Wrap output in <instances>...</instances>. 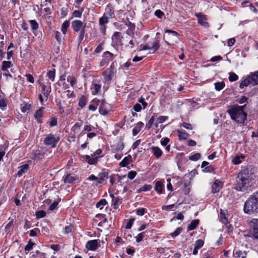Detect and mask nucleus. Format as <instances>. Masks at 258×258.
<instances>
[{
	"label": "nucleus",
	"instance_id": "12",
	"mask_svg": "<svg viewBox=\"0 0 258 258\" xmlns=\"http://www.w3.org/2000/svg\"><path fill=\"white\" fill-rule=\"evenodd\" d=\"M84 26L83 23L81 20H75L72 22V27L76 32L81 31Z\"/></svg>",
	"mask_w": 258,
	"mask_h": 258
},
{
	"label": "nucleus",
	"instance_id": "5",
	"mask_svg": "<svg viewBox=\"0 0 258 258\" xmlns=\"http://www.w3.org/2000/svg\"><path fill=\"white\" fill-rule=\"evenodd\" d=\"M249 231L248 236L258 239V219H252L248 222Z\"/></svg>",
	"mask_w": 258,
	"mask_h": 258
},
{
	"label": "nucleus",
	"instance_id": "13",
	"mask_svg": "<svg viewBox=\"0 0 258 258\" xmlns=\"http://www.w3.org/2000/svg\"><path fill=\"white\" fill-rule=\"evenodd\" d=\"M103 14L108 18H114L115 17L114 8L110 5H107Z\"/></svg>",
	"mask_w": 258,
	"mask_h": 258
},
{
	"label": "nucleus",
	"instance_id": "17",
	"mask_svg": "<svg viewBox=\"0 0 258 258\" xmlns=\"http://www.w3.org/2000/svg\"><path fill=\"white\" fill-rule=\"evenodd\" d=\"M101 88L100 84L93 83L91 86V90L92 94L94 95H96L99 93Z\"/></svg>",
	"mask_w": 258,
	"mask_h": 258
},
{
	"label": "nucleus",
	"instance_id": "57",
	"mask_svg": "<svg viewBox=\"0 0 258 258\" xmlns=\"http://www.w3.org/2000/svg\"><path fill=\"white\" fill-rule=\"evenodd\" d=\"M57 123V118L55 117H51L50 119L49 124L50 126L56 125Z\"/></svg>",
	"mask_w": 258,
	"mask_h": 258
},
{
	"label": "nucleus",
	"instance_id": "15",
	"mask_svg": "<svg viewBox=\"0 0 258 258\" xmlns=\"http://www.w3.org/2000/svg\"><path fill=\"white\" fill-rule=\"evenodd\" d=\"M222 184H223L221 181L218 180H216L212 186V192L213 193L219 192L222 188Z\"/></svg>",
	"mask_w": 258,
	"mask_h": 258
},
{
	"label": "nucleus",
	"instance_id": "50",
	"mask_svg": "<svg viewBox=\"0 0 258 258\" xmlns=\"http://www.w3.org/2000/svg\"><path fill=\"white\" fill-rule=\"evenodd\" d=\"M146 212V209L144 208H139L136 210V213L138 216H143Z\"/></svg>",
	"mask_w": 258,
	"mask_h": 258
},
{
	"label": "nucleus",
	"instance_id": "30",
	"mask_svg": "<svg viewBox=\"0 0 258 258\" xmlns=\"http://www.w3.org/2000/svg\"><path fill=\"white\" fill-rule=\"evenodd\" d=\"M47 77L48 79L50 80L51 82L54 81V78L55 77V69H52L49 70L47 73Z\"/></svg>",
	"mask_w": 258,
	"mask_h": 258
},
{
	"label": "nucleus",
	"instance_id": "31",
	"mask_svg": "<svg viewBox=\"0 0 258 258\" xmlns=\"http://www.w3.org/2000/svg\"><path fill=\"white\" fill-rule=\"evenodd\" d=\"M109 18L103 14V16L99 18V25H105V24L108 23Z\"/></svg>",
	"mask_w": 258,
	"mask_h": 258
},
{
	"label": "nucleus",
	"instance_id": "60",
	"mask_svg": "<svg viewBox=\"0 0 258 258\" xmlns=\"http://www.w3.org/2000/svg\"><path fill=\"white\" fill-rule=\"evenodd\" d=\"M181 126L187 130H191L192 129V126L191 124L189 123L185 122H182L181 123Z\"/></svg>",
	"mask_w": 258,
	"mask_h": 258
},
{
	"label": "nucleus",
	"instance_id": "62",
	"mask_svg": "<svg viewBox=\"0 0 258 258\" xmlns=\"http://www.w3.org/2000/svg\"><path fill=\"white\" fill-rule=\"evenodd\" d=\"M58 204L57 201H54L49 206V210L50 211L54 210Z\"/></svg>",
	"mask_w": 258,
	"mask_h": 258
},
{
	"label": "nucleus",
	"instance_id": "64",
	"mask_svg": "<svg viewBox=\"0 0 258 258\" xmlns=\"http://www.w3.org/2000/svg\"><path fill=\"white\" fill-rule=\"evenodd\" d=\"M26 78H27V80L31 83H33L34 82V78L32 76V75H31V74H27L26 75H25Z\"/></svg>",
	"mask_w": 258,
	"mask_h": 258
},
{
	"label": "nucleus",
	"instance_id": "28",
	"mask_svg": "<svg viewBox=\"0 0 258 258\" xmlns=\"http://www.w3.org/2000/svg\"><path fill=\"white\" fill-rule=\"evenodd\" d=\"M199 224V220L196 219L191 222L189 225L187 227V229L189 231L192 230L196 228Z\"/></svg>",
	"mask_w": 258,
	"mask_h": 258
},
{
	"label": "nucleus",
	"instance_id": "9",
	"mask_svg": "<svg viewBox=\"0 0 258 258\" xmlns=\"http://www.w3.org/2000/svg\"><path fill=\"white\" fill-rule=\"evenodd\" d=\"M100 246V240L94 239L87 242L85 247L88 250L95 251Z\"/></svg>",
	"mask_w": 258,
	"mask_h": 258
},
{
	"label": "nucleus",
	"instance_id": "27",
	"mask_svg": "<svg viewBox=\"0 0 258 258\" xmlns=\"http://www.w3.org/2000/svg\"><path fill=\"white\" fill-rule=\"evenodd\" d=\"M152 153L157 158H160L162 154V150L158 147H152Z\"/></svg>",
	"mask_w": 258,
	"mask_h": 258
},
{
	"label": "nucleus",
	"instance_id": "39",
	"mask_svg": "<svg viewBox=\"0 0 258 258\" xmlns=\"http://www.w3.org/2000/svg\"><path fill=\"white\" fill-rule=\"evenodd\" d=\"M215 89L217 91H220L225 86L224 82H216L214 84Z\"/></svg>",
	"mask_w": 258,
	"mask_h": 258
},
{
	"label": "nucleus",
	"instance_id": "41",
	"mask_svg": "<svg viewBox=\"0 0 258 258\" xmlns=\"http://www.w3.org/2000/svg\"><path fill=\"white\" fill-rule=\"evenodd\" d=\"M86 103H87V99H86V97L84 96H82L79 100V106H80L81 108H83L86 105Z\"/></svg>",
	"mask_w": 258,
	"mask_h": 258
},
{
	"label": "nucleus",
	"instance_id": "61",
	"mask_svg": "<svg viewBox=\"0 0 258 258\" xmlns=\"http://www.w3.org/2000/svg\"><path fill=\"white\" fill-rule=\"evenodd\" d=\"M93 128H94L93 126H92L91 125H85L84 127V129L82 132L83 133L84 131L85 132H90L92 130Z\"/></svg>",
	"mask_w": 258,
	"mask_h": 258
},
{
	"label": "nucleus",
	"instance_id": "11",
	"mask_svg": "<svg viewBox=\"0 0 258 258\" xmlns=\"http://www.w3.org/2000/svg\"><path fill=\"white\" fill-rule=\"evenodd\" d=\"M109 106L108 103L102 101L99 108V113L103 115H107L109 112Z\"/></svg>",
	"mask_w": 258,
	"mask_h": 258
},
{
	"label": "nucleus",
	"instance_id": "25",
	"mask_svg": "<svg viewBox=\"0 0 258 258\" xmlns=\"http://www.w3.org/2000/svg\"><path fill=\"white\" fill-rule=\"evenodd\" d=\"M77 178L75 176H73L70 174H67L65 177L64 178V182L66 183H73L76 180H77Z\"/></svg>",
	"mask_w": 258,
	"mask_h": 258
},
{
	"label": "nucleus",
	"instance_id": "10",
	"mask_svg": "<svg viewBox=\"0 0 258 258\" xmlns=\"http://www.w3.org/2000/svg\"><path fill=\"white\" fill-rule=\"evenodd\" d=\"M195 16L198 18V23L208 28L209 27V23L207 22V19L206 15L203 14L202 13H195Z\"/></svg>",
	"mask_w": 258,
	"mask_h": 258
},
{
	"label": "nucleus",
	"instance_id": "52",
	"mask_svg": "<svg viewBox=\"0 0 258 258\" xmlns=\"http://www.w3.org/2000/svg\"><path fill=\"white\" fill-rule=\"evenodd\" d=\"M120 36V33L119 32H115L112 36V39L115 41H118Z\"/></svg>",
	"mask_w": 258,
	"mask_h": 258
},
{
	"label": "nucleus",
	"instance_id": "56",
	"mask_svg": "<svg viewBox=\"0 0 258 258\" xmlns=\"http://www.w3.org/2000/svg\"><path fill=\"white\" fill-rule=\"evenodd\" d=\"M125 25L127 26L128 29L131 30H135V25L128 20L127 22L125 23Z\"/></svg>",
	"mask_w": 258,
	"mask_h": 258
},
{
	"label": "nucleus",
	"instance_id": "6",
	"mask_svg": "<svg viewBox=\"0 0 258 258\" xmlns=\"http://www.w3.org/2000/svg\"><path fill=\"white\" fill-rule=\"evenodd\" d=\"M160 44L159 40H155L153 42H149L145 44L140 45L139 51L150 50L152 53H155L159 48Z\"/></svg>",
	"mask_w": 258,
	"mask_h": 258
},
{
	"label": "nucleus",
	"instance_id": "58",
	"mask_svg": "<svg viewBox=\"0 0 258 258\" xmlns=\"http://www.w3.org/2000/svg\"><path fill=\"white\" fill-rule=\"evenodd\" d=\"M82 11L75 10L73 13V16L76 18H81L82 16Z\"/></svg>",
	"mask_w": 258,
	"mask_h": 258
},
{
	"label": "nucleus",
	"instance_id": "32",
	"mask_svg": "<svg viewBox=\"0 0 258 258\" xmlns=\"http://www.w3.org/2000/svg\"><path fill=\"white\" fill-rule=\"evenodd\" d=\"M155 116H156V114L154 113L153 115L150 118L148 123L146 124V128L147 130H150L154 122Z\"/></svg>",
	"mask_w": 258,
	"mask_h": 258
},
{
	"label": "nucleus",
	"instance_id": "36",
	"mask_svg": "<svg viewBox=\"0 0 258 258\" xmlns=\"http://www.w3.org/2000/svg\"><path fill=\"white\" fill-rule=\"evenodd\" d=\"M11 64L12 63L10 61H4L3 62L2 70L3 71H7L8 69L11 67Z\"/></svg>",
	"mask_w": 258,
	"mask_h": 258
},
{
	"label": "nucleus",
	"instance_id": "24",
	"mask_svg": "<svg viewBox=\"0 0 258 258\" xmlns=\"http://www.w3.org/2000/svg\"><path fill=\"white\" fill-rule=\"evenodd\" d=\"M98 177V183H102L108 178V173L106 172H102L99 174Z\"/></svg>",
	"mask_w": 258,
	"mask_h": 258
},
{
	"label": "nucleus",
	"instance_id": "53",
	"mask_svg": "<svg viewBox=\"0 0 258 258\" xmlns=\"http://www.w3.org/2000/svg\"><path fill=\"white\" fill-rule=\"evenodd\" d=\"M135 220V218L130 219L129 221L127 222L126 226L125 228L126 229H131L132 227L133 223Z\"/></svg>",
	"mask_w": 258,
	"mask_h": 258
},
{
	"label": "nucleus",
	"instance_id": "45",
	"mask_svg": "<svg viewBox=\"0 0 258 258\" xmlns=\"http://www.w3.org/2000/svg\"><path fill=\"white\" fill-rule=\"evenodd\" d=\"M145 232H142L138 234L137 236H136V239L137 242H140L142 241L145 237Z\"/></svg>",
	"mask_w": 258,
	"mask_h": 258
},
{
	"label": "nucleus",
	"instance_id": "49",
	"mask_svg": "<svg viewBox=\"0 0 258 258\" xmlns=\"http://www.w3.org/2000/svg\"><path fill=\"white\" fill-rule=\"evenodd\" d=\"M181 231H182V228L181 227H178V228H176L173 232L171 233L170 234V235L172 237H176V236H178L181 233Z\"/></svg>",
	"mask_w": 258,
	"mask_h": 258
},
{
	"label": "nucleus",
	"instance_id": "37",
	"mask_svg": "<svg viewBox=\"0 0 258 258\" xmlns=\"http://www.w3.org/2000/svg\"><path fill=\"white\" fill-rule=\"evenodd\" d=\"M107 204V202L105 199L100 200L96 205V207L100 209H102L104 206Z\"/></svg>",
	"mask_w": 258,
	"mask_h": 258
},
{
	"label": "nucleus",
	"instance_id": "42",
	"mask_svg": "<svg viewBox=\"0 0 258 258\" xmlns=\"http://www.w3.org/2000/svg\"><path fill=\"white\" fill-rule=\"evenodd\" d=\"M67 80L68 82H69L70 83L72 87H73L74 85H75L77 83V79L74 76H69L67 78Z\"/></svg>",
	"mask_w": 258,
	"mask_h": 258
},
{
	"label": "nucleus",
	"instance_id": "55",
	"mask_svg": "<svg viewBox=\"0 0 258 258\" xmlns=\"http://www.w3.org/2000/svg\"><path fill=\"white\" fill-rule=\"evenodd\" d=\"M168 118V116H160L158 117L157 120L158 123H161L164 122L165 120H166Z\"/></svg>",
	"mask_w": 258,
	"mask_h": 258
},
{
	"label": "nucleus",
	"instance_id": "14",
	"mask_svg": "<svg viewBox=\"0 0 258 258\" xmlns=\"http://www.w3.org/2000/svg\"><path fill=\"white\" fill-rule=\"evenodd\" d=\"M39 84L42 87V92L43 95L46 97V99H47L51 91V87L50 86V83H49V85H45L40 82Z\"/></svg>",
	"mask_w": 258,
	"mask_h": 258
},
{
	"label": "nucleus",
	"instance_id": "46",
	"mask_svg": "<svg viewBox=\"0 0 258 258\" xmlns=\"http://www.w3.org/2000/svg\"><path fill=\"white\" fill-rule=\"evenodd\" d=\"M204 242L202 239L197 240L195 244V246L196 248L200 249L204 245Z\"/></svg>",
	"mask_w": 258,
	"mask_h": 258
},
{
	"label": "nucleus",
	"instance_id": "47",
	"mask_svg": "<svg viewBox=\"0 0 258 258\" xmlns=\"http://www.w3.org/2000/svg\"><path fill=\"white\" fill-rule=\"evenodd\" d=\"M201 154L200 153H196L189 157V159L191 161H197L201 157Z\"/></svg>",
	"mask_w": 258,
	"mask_h": 258
},
{
	"label": "nucleus",
	"instance_id": "29",
	"mask_svg": "<svg viewBox=\"0 0 258 258\" xmlns=\"http://www.w3.org/2000/svg\"><path fill=\"white\" fill-rule=\"evenodd\" d=\"M70 26V21L69 20H66L62 24L61 31L62 33L65 35L67 32V30Z\"/></svg>",
	"mask_w": 258,
	"mask_h": 258
},
{
	"label": "nucleus",
	"instance_id": "48",
	"mask_svg": "<svg viewBox=\"0 0 258 258\" xmlns=\"http://www.w3.org/2000/svg\"><path fill=\"white\" fill-rule=\"evenodd\" d=\"M151 188L152 186L151 185H145L144 186L140 188V189L139 190L138 192L141 191H150L151 189Z\"/></svg>",
	"mask_w": 258,
	"mask_h": 258
},
{
	"label": "nucleus",
	"instance_id": "35",
	"mask_svg": "<svg viewBox=\"0 0 258 258\" xmlns=\"http://www.w3.org/2000/svg\"><path fill=\"white\" fill-rule=\"evenodd\" d=\"M103 57L107 61L112 60L113 57V54L109 51H106L103 54Z\"/></svg>",
	"mask_w": 258,
	"mask_h": 258
},
{
	"label": "nucleus",
	"instance_id": "34",
	"mask_svg": "<svg viewBox=\"0 0 258 258\" xmlns=\"http://www.w3.org/2000/svg\"><path fill=\"white\" fill-rule=\"evenodd\" d=\"M7 105V101L5 97L0 98V108L2 110H4Z\"/></svg>",
	"mask_w": 258,
	"mask_h": 258
},
{
	"label": "nucleus",
	"instance_id": "40",
	"mask_svg": "<svg viewBox=\"0 0 258 258\" xmlns=\"http://www.w3.org/2000/svg\"><path fill=\"white\" fill-rule=\"evenodd\" d=\"M85 26H86V25H84V26L83 27V28H82V29H81V31L80 32L79 36L78 37V40H79V43L81 42V41L83 40V39L84 38V35L85 33Z\"/></svg>",
	"mask_w": 258,
	"mask_h": 258
},
{
	"label": "nucleus",
	"instance_id": "7",
	"mask_svg": "<svg viewBox=\"0 0 258 258\" xmlns=\"http://www.w3.org/2000/svg\"><path fill=\"white\" fill-rule=\"evenodd\" d=\"M60 140L59 136L53 134H48L44 140V143L47 146H49L51 148H55L57 143Z\"/></svg>",
	"mask_w": 258,
	"mask_h": 258
},
{
	"label": "nucleus",
	"instance_id": "19",
	"mask_svg": "<svg viewBox=\"0 0 258 258\" xmlns=\"http://www.w3.org/2000/svg\"><path fill=\"white\" fill-rule=\"evenodd\" d=\"M19 170L17 172V175L19 176H21L22 175L26 173L29 169V165L28 164H24L19 168Z\"/></svg>",
	"mask_w": 258,
	"mask_h": 258
},
{
	"label": "nucleus",
	"instance_id": "8",
	"mask_svg": "<svg viewBox=\"0 0 258 258\" xmlns=\"http://www.w3.org/2000/svg\"><path fill=\"white\" fill-rule=\"evenodd\" d=\"M115 73V71L114 63H112L110 67L109 68L106 69L103 73V75L104 76L105 81H111L114 76Z\"/></svg>",
	"mask_w": 258,
	"mask_h": 258
},
{
	"label": "nucleus",
	"instance_id": "43",
	"mask_svg": "<svg viewBox=\"0 0 258 258\" xmlns=\"http://www.w3.org/2000/svg\"><path fill=\"white\" fill-rule=\"evenodd\" d=\"M29 22L32 30H36L38 29V24L35 20H30Z\"/></svg>",
	"mask_w": 258,
	"mask_h": 258
},
{
	"label": "nucleus",
	"instance_id": "2",
	"mask_svg": "<svg viewBox=\"0 0 258 258\" xmlns=\"http://www.w3.org/2000/svg\"><path fill=\"white\" fill-rule=\"evenodd\" d=\"M251 177L247 170L240 172L237 176L236 189L241 191L247 190L251 186Z\"/></svg>",
	"mask_w": 258,
	"mask_h": 258
},
{
	"label": "nucleus",
	"instance_id": "26",
	"mask_svg": "<svg viewBox=\"0 0 258 258\" xmlns=\"http://www.w3.org/2000/svg\"><path fill=\"white\" fill-rule=\"evenodd\" d=\"M134 31L135 30H131L130 29H127L125 32L127 36L124 37H122V41H125L126 43H127L128 41V39H130V38H131L132 37H134Z\"/></svg>",
	"mask_w": 258,
	"mask_h": 258
},
{
	"label": "nucleus",
	"instance_id": "18",
	"mask_svg": "<svg viewBox=\"0 0 258 258\" xmlns=\"http://www.w3.org/2000/svg\"><path fill=\"white\" fill-rule=\"evenodd\" d=\"M43 110L44 108L41 107L39 109L37 110L35 113L34 117L38 123L42 122L41 118L43 115Z\"/></svg>",
	"mask_w": 258,
	"mask_h": 258
},
{
	"label": "nucleus",
	"instance_id": "23",
	"mask_svg": "<svg viewBox=\"0 0 258 258\" xmlns=\"http://www.w3.org/2000/svg\"><path fill=\"white\" fill-rule=\"evenodd\" d=\"M177 135L180 140H186L189 136V135L187 133H186L184 130H178L177 131Z\"/></svg>",
	"mask_w": 258,
	"mask_h": 258
},
{
	"label": "nucleus",
	"instance_id": "59",
	"mask_svg": "<svg viewBox=\"0 0 258 258\" xmlns=\"http://www.w3.org/2000/svg\"><path fill=\"white\" fill-rule=\"evenodd\" d=\"M137 172L135 171H131L127 174V177L130 179H133L136 176Z\"/></svg>",
	"mask_w": 258,
	"mask_h": 258
},
{
	"label": "nucleus",
	"instance_id": "51",
	"mask_svg": "<svg viewBox=\"0 0 258 258\" xmlns=\"http://www.w3.org/2000/svg\"><path fill=\"white\" fill-rule=\"evenodd\" d=\"M45 215L46 212L43 210L39 211L36 213V217L38 219L43 218L45 216Z\"/></svg>",
	"mask_w": 258,
	"mask_h": 258
},
{
	"label": "nucleus",
	"instance_id": "4",
	"mask_svg": "<svg viewBox=\"0 0 258 258\" xmlns=\"http://www.w3.org/2000/svg\"><path fill=\"white\" fill-rule=\"evenodd\" d=\"M249 85L252 86L258 85V71L251 73L249 76L242 80L240 84L239 87L243 89Z\"/></svg>",
	"mask_w": 258,
	"mask_h": 258
},
{
	"label": "nucleus",
	"instance_id": "44",
	"mask_svg": "<svg viewBox=\"0 0 258 258\" xmlns=\"http://www.w3.org/2000/svg\"><path fill=\"white\" fill-rule=\"evenodd\" d=\"M238 79V76L234 73H230L229 80L230 82L235 81Z\"/></svg>",
	"mask_w": 258,
	"mask_h": 258
},
{
	"label": "nucleus",
	"instance_id": "20",
	"mask_svg": "<svg viewBox=\"0 0 258 258\" xmlns=\"http://www.w3.org/2000/svg\"><path fill=\"white\" fill-rule=\"evenodd\" d=\"M132 159V156L129 155L126 157H125L119 163V165L120 167H124L128 165Z\"/></svg>",
	"mask_w": 258,
	"mask_h": 258
},
{
	"label": "nucleus",
	"instance_id": "1",
	"mask_svg": "<svg viewBox=\"0 0 258 258\" xmlns=\"http://www.w3.org/2000/svg\"><path fill=\"white\" fill-rule=\"evenodd\" d=\"M244 106L234 105L227 111L231 118L238 124L243 123L246 118L247 114L243 110Z\"/></svg>",
	"mask_w": 258,
	"mask_h": 258
},
{
	"label": "nucleus",
	"instance_id": "54",
	"mask_svg": "<svg viewBox=\"0 0 258 258\" xmlns=\"http://www.w3.org/2000/svg\"><path fill=\"white\" fill-rule=\"evenodd\" d=\"M154 14L157 17L160 19H161L164 15V13L160 10H156Z\"/></svg>",
	"mask_w": 258,
	"mask_h": 258
},
{
	"label": "nucleus",
	"instance_id": "33",
	"mask_svg": "<svg viewBox=\"0 0 258 258\" xmlns=\"http://www.w3.org/2000/svg\"><path fill=\"white\" fill-rule=\"evenodd\" d=\"M155 189L158 194H161L162 192L163 189L162 183L160 181L157 182L155 186Z\"/></svg>",
	"mask_w": 258,
	"mask_h": 258
},
{
	"label": "nucleus",
	"instance_id": "21",
	"mask_svg": "<svg viewBox=\"0 0 258 258\" xmlns=\"http://www.w3.org/2000/svg\"><path fill=\"white\" fill-rule=\"evenodd\" d=\"M123 42L125 43L124 44L126 47H128L130 48H132L135 44H138L137 41L136 40L135 37H132L130 39H128L127 43H126L125 41H123Z\"/></svg>",
	"mask_w": 258,
	"mask_h": 258
},
{
	"label": "nucleus",
	"instance_id": "22",
	"mask_svg": "<svg viewBox=\"0 0 258 258\" xmlns=\"http://www.w3.org/2000/svg\"><path fill=\"white\" fill-rule=\"evenodd\" d=\"M84 159L90 165H95L97 163L98 157H91L89 155H85Z\"/></svg>",
	"mask_w": 258,
	"mask_h": 258
},
{
	"label": "nucleus",
	"instance_id": "63",
	"mask_svg": "<svg viewBox=\"0 0 258 258\" xmlns=\"http://www.w3.org/2000/svg\"><path fill=\"white\" fill-rule=\"evenodd\" d=\"M55 38L56 40H57V41L59 43H61V34L59 32H58V31L55 32Z\"/></svg>",
	"mask_w": 258,
	"mask_h": 258
},
{
	"label": "nucleus",
	"instance_id": "3",
	"mask_svg": "<svg viewBox=\"0 0 258 258\" xmlns=\"http://www.w3.org/2000/svg\"><path fill=\"white\" fill-rule=\"evenodd\" d=\"M243 211L245 213L248 214L258 213V190L245 202Z\"/></svg>",
	"mask_w": 258,
	"mask_h": 258
},
{
	"label": "nucleus",
	"instance_id": "16",
	"mask_svg": "<svg viewBox=\"0 0 258 258\" xmlns=\"http://www.w3.org/2000/svg\"><path fill=\"white\" fill-rule=\"evenodd\" d=\"M112 198V205L114 208L117 209L118 206L122 203V199L118 197H114L113 195H111Z\"/></svg>",
	"mask_w": 258,
	"mask_h": 258
},
{
	"label": "nucleus",
	"instance_id": "38",
	"mask_svg": "<svg viewBox=\"0 0 258 258\" xmlns=\"http://www.w3.org/2000/svg\"><path fill=\"white\" fill-rule=\"evenodd\" d=\"M246 252L245 251H237L235 253L236 258H246Z\"/></svg>",
	"mask_w": 258,
	"mask_h": 258
}]
</instances>
